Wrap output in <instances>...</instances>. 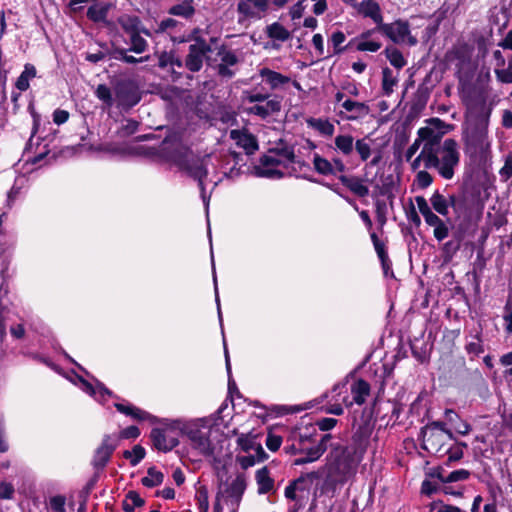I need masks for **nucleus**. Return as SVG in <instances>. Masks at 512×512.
<instances>
[{
  "mask_svg": "<svg viewBox=\"0 0 512 512\" xmlns=\"http://www.w3.org/2000/svg\"><path fill=\"white\" fill-rule=\"evenodd\" d=\"M37 70L33 64L26 63L24 70L15 82V86L19 91H27L30 87V80L36 77Z\"/></svg>",
  "mask_w": 512,
  "mask_h": 512,
  "instance_id": "nucleus-28",
  "label": "nucleus"
},
{
  "mask_svg": "<svg viewBox=\"0 0 512 512\" xmlns=\"http://www.w3.org/2000/svg\"><path fill=\"white\" fill-rule=\"evenodd\" d=\"M117 447V438L113 435H105L101 445L95 451L92 464L97 469H102L109 462L113 451Z\"/></svg>",
  "mask_w": 512,
  "mask_h": 512,
  "instance_id": "nucleus-13",
  "label": "nucleus"
},
{
  "mask_svg": "<svg viewBox=\"0 0 512 512\" xmlns=\"http://www.w3.org/2000/svg\"><path fill=\"white\" fill-rule=\"evenodd\" d=\"M180 23L173 19V18H166L163 19L159 24L157 28V32H168L175 30Z\"/></svg>",
  "mask_w": 512,
  "mask_h": 512,
  "instance_id": "nucleus-59",
  "label": "nucleus"
},
{
  "mask_svg": "<svg viewBox=\"0 0 512 512\" xmlns=\"http://www.w3.org/2000/svg\"><path fill=\"white\" fill-rule=\"evenodd\" d=\"M445 417L447 421L454 427V429L461 435H466L470 432L471 426L466 421L460 419L458 414L451 410L446 409Z\"/></svg>",
  "mask_w": 512,
  "mask_h": 512,
  "instance_id": "nucleus-30",
  "label": "nucleus"
},
{
  "mask_svg": "<svg viewBox=\"0 0 512 512\" xmlns=\"http://www.w3.org/2000/svg\"><path fill=\"white\" fill-rule=\"evenodd\" d=\"M119 24L126 34L139 33V25L141 23L137 16L125 15L119 18Z\"/></svg>",
  "mask_w": 512,
  "mask_h": 512,
  "instance_id": "nucleus-36",
  "label": "nucleus"
},
{
  "mask_svg": "<svg viewBox=\"0 0 512 512\" xmlns=\"http://www.w3.org/2000/svg\"><path fill=\"white\" fill-rule=\"evenodd\" d=\"M376 217L378 223L383 226L387 221V204L385 200H376L375 202Z\"/></svg>",
  "mask_w": 512,
  "mask_h": 512,
  "instance_id": "nucleus-52",
  "label": "nucleus"
},
{
  "mask_svg": "<svg viewBox=\"0 0 512 512\" xmlns=\"http://www.w3.org/2000/svg\"><path fill=\"white\" fill-rule=\"evenodd\" d=\"M237 445L245 452L254 450L257 445L255 436H253L251 433L240 434L237 438Z\"/></svg>",
  "mask_w": 512,
  "mask_h": 512,
  "instance_id": "nucleus-49",
  "label": "nucleus"
},
{
  "mask_svg": "<svg viewBox=\"0 0 512 512\" xmlns=\"http://www.w3.org/2000/svg\"><path fill=\"white\" fill-rule=\"evenodd\" d=\"M112 4L107 0H95L87 9V18L94 23H108L107 17Z\"/></svg>",
  "mask_w": 512,
  "mask_h": 512,
  "instance_id": "nucleus-20",
  "label": "nucleus"
},
{
  "mask_svg": "<svg viewBox=\"0 0 512 512\" xmlns=\"http://www.w3.org/2000/svg\"><path fill=\"white\" fill-rule=\"evenodd\" d=\"M168 13L173 16H180L185 19L191 18L195 14L193 5L178 3L169 8Z\"/></svg>",
  "mask_w": 512,
  "mask_h": 512,
  "instance_id": "nucleus-41",
  "label": "nucleus"
},
{
  "mask_svg": "<svg viewBox=\"0 0 512 512\" xmlns=\"http://www.w3.org/2000/svg\"><path fill=\"white\" fill-rule=\"evenodd\" d=\"M354 149L363 162L367 161L370 158L372 152L371 140L368 138H361L356 140Z\"/></svg>",
  "mask_w": 512,
  "mask_h": 512,
  "instance_id": "nucleus-43",
  "label": "nucleus"
},
{
  "mask_svg": "<svg viewBox=\"0 0 512 512\" xmlns=\"http://www.w3.org/2000/svg\"><path fill=\"white\" fill-rule=\"evenodd\" d=\"M398 79L393 74L392 70L388 67L383 68L382 70V90L383 93L387 96L392 94L394 91V86L397 84Z\"/></svg>",
  "mask_w": 512,
  "mask_h": 512,
  "instance_id": "nucleus-37",
  "label": "nucleus"
},
{
  "mask_svg": "<svg viewBox=\"0 0 512 512\" xmlns=\"http://www.w3.org/2000/svg\"><path fill=\"white\" fill-rule=\"evenodd\" d=\"M269 9V0H239L237 12L245 19H261Z\"/></svg>",
  "mask_w": 512,
  "mask_h": 512,
  "instance_id": "nucleus-12",
  "label": "nucleus"
},
{
  "mask_svg": "<svg viewBox=\"0 0 512 512\" xmlns=\"http://www.w3.org/2000/svg\"><path fill=\"white\" fill-rule=\"evenodd\" d=\"M354 454L355 450L347 446L337 447L331 452L330 460L326 464V485L343 484L355 474L358 462Z\"/></svg>",
  "mask_w": 512,
  "mask_h": 512,
  "instance_id": "nucleus-2",
  "label": "nucleus"
},
{
  "mask_svg": "<svg viewBox=\"0 0 512 512\" xmlns=\"http://www.w3.org/2000/svg\"><path fill=\"white\" fill-rule=\"evenodd\" d=\"M470 340L465 345V350L471 357L479 356L484 352V344L482 339V328L479 326L474 330V333H470Z\"/></svg>",
  "mask_w": 512,
  "mask_h": 512,
  "instance_id": "nucleus-25",
  "label": "nucleus"
},
{
  "mask_svg": "<svg viewBox=\"0 0 512 512\" xmlns=\"http://www.w3.org/2000/svg\"><path fill=\"white\" fill-rule=\"evenodd\" d=\"M144 505V499L136 491H129L122 503L125 512H133L136 507Z\"/></svg>",
  "mask_w": 512,
  "mask_h": 512,
  "instance_id": "nucleus-40",
  "label": "nucleus"
},
{
  "mask_svg": "<svg viewBox=\"0 0 512 512\" xmlns=\"http://www.w3.org/2000/svg\"><path fill=\"white\" fill-rule=\"evenodd\" d=\"M317 426L321 431H329L333 429L337 424V419L335 418H322L317 421Z\"/></svg>",
  "mask_w": 512,
  "mask_h": 512,
  "instance_id": "nucleus-63",
  "label": "nucleus"
},
{
  "mask_svg": "<svg viewBox=\"0 0 512 512\" xmlns=\"http://www.w3.org/2000/svg\"><path fill=\"white\" fill-rule=\"evenodd\" d=\"M123 456L130 460L132 466H136L145 457V449L141 445H135L131 451L125 450Z\"/></svg>",
  "mask_w": 512,
  "mask_h": 512,
  "instance_id": "nucleus-45",
  "label": "nucleus"
},
{
  "mask_svg": "<svg viewBox=\"0 0 512 512\" xmlns=\"http://www.w3.org/2000/svg\"><path fill=\"white\" fill-rule=\"evenodd\" d=\"M95 94L97 98L104 102L108 107H111L114 104L115 97L113 98L112 92L107 85H98Z\"/></svg>",
  "mask_w": 512,
  "mask_h": 512,
  "instance_id": "nucleus-47",
  "label": "nucleus"
},
{
  "mask_svg": "<svg viewBox=\"0 0 512 512\" xmlns=\"http://www.w3.org/2000/svg\"><path fill=\"white\" fill-rule=\"evenodd\" d=\"M260 164H261V166H264V167H268V166L276 167L279 165H283L286 168L288 167V164L284 163V161L282 159H280L275 154H271L270 152H269V154L263 155L260 158Z\"/></svg>",
  "mask_w": 512,
  "mask_h": 512,
  "instance_id": "nucleus-50",
  "label": "nucleus"
},
{
  "mask_svg": "<svg viewBox=\"0 0 512 512\" xmlns=\"http://www.w3.org/2000/svg\"><path fill=\"white\" fill-rule=\"evenodd\" d=\"M376 29L386 35L394 43H405L414 46L417 44V39L410 35L409 24L406 21H395L393 23H381Z\"/></svg>",
  "mask_w": 512,
  "mask_h": 512,
  "instance_id": "nucleus-8",
  "label": "nucleus"
},
{
  "mask_svg": "<svg viewBox=\"0 0 512 512\" xmlns=\"http://www.w3.org/2000/svg\"><path fill=\"white\" fill-rule=\"evenodd\" d=\"M346 36L342 31H335L330 37V42L334 48V54H340L345 50V47H341V44L345 41Z\"/></svg>",
  "mask_w": 512,
  "mask_h": 512,
  "instance_id": "nucleus-51",
  "label": "nucleus"
},
{
  "mask_svg": "<svg viewBox=\"0 0 512 512\" xmlns=\"http://www.w3.org/2000/svg\"><path fill=\"white\" fill-rule=\"evenodd\" d=\"M268 35L279 41H286L290 38L289 31L277 22L268 27Z\"/></svg>",
  "mask_w": 512,
  "mask_h": 512,
  "instance_id": "nucleus-44",
  "label": "nucleus"
},
{
  "mask_svg": "<svg viewBox=\"0 0 512 512\" xmlns=\"http://www.w3.org/2000/svg\"><path fill=\"white\" fill-rule=\"evenodd\" d=\"M150 438L154 447L162 452L171 451L179 444L177 437L172 435V431L169 429L153 428Z\"/></svg>",
  "mask_w": 512,
  "mask_h": 512,
  "instance_id": "nucleus-14",
  "label": "nucleus"
},
{
  "mask_svg": "<svg viewBox=\"0 0 512 512\" xmlns=\"http://www.w3.org/2000/svg\"><path fill=\"white\" fill-rule=\"evenodd\" d=\"M283 97L273 94L270 95L268 100H265L261 104H255L246 109V112L250 115H255L261 119H267L268 117L280 113L282 109Z\"/></svg>",
  "mask_w": 512,
  "mask_h": 512,
  "instance_id": "nucleus-11",
  "label": "nucleus"
},
{
  "mask_svg": "<svg viewBox=\"0 0 512 512\" xmlns=\"http://www.w3.org/2000/svg\"><path fill=\"white\" fill-rule=\"evenodd\" d=\"M449 234V230H448V227L446 226V224L444 223V221H442L440 224H438L436 227H434V237L438 240V241H442L444 240Z\"/></svg>",
  "mask_w": 512,
  "mask_h": 512,
  "instance_id": "nucleus-64",
  "label": "nucleus"
},
{
  "mask_svg": "<svg viewBox=\"0 0 512 512\" xmlns=\"http://www.w3.org/2000/svg\"><path fill=\"white\" fill-rule=\"evenodd\" d=\"M356 48L358 51L376 52L381 48V43L373 40L359 41Z\"/></svg>",
  "mask_w": 512,
  "mask_h": 512,
  "instance_id": "nucleus-57",
  "label": "nucleus"
},
{
  "mask_svg": "<svg viewBox=\"0 0 512 512\" xmlns=\"http://www.w3.org/2000/svg\"><path fill=\"white\" fill-rule=\"evenodd\" d=\"M237 462L243 469L254 466L258 461L254 455L237 456Z\"/></svg>",
  "mask_w": 512,
  "mask_h": 512,
  "instance_id": "nucleus-62",
  "label": "nucleus"
},
{
  "mask_svg": "<svg viewBox=\"0 0 512 512\" xmlns=\"http://www.w3.org/2000/svg\"><path fill=\"white\" fill-rule=\"evenodd\" d=\"M66 499L62 495H56L50 498L49 505L53 512H66Z\"/></svg>",
  "mask_w": 512,
  "mask_h": 512,
  "instance_id": "nucleus-56",
  "label": "nucleus"
},
{
  "mask_svg": "<svg viewBox=\"0 0 512 512\" xmlns=\"http://www.w3.org/2000/svg\"><path fill=\"white\" fill-rule=\"evenodd\" d=\"M182 432L188 437L191 447L200 455L213 457L215 446L210 439L211 425L205 418L185 424Z\"/></svg>",
  "mask_w": 512,
  "mask_h": 512,
  "instance_id": "nucleus-5",
  "label": "nucleus"
},
{
  "mask_svg": "<svg viewBox=\"0 0 512 512\" xmlns=\"http://www.w3.org/2000/svg\"><path fill=\"white\" fill-rule=\"evenodd\" d=\"M114 94L117 106L123 109H129L141 100L139 89L132 81L118 82Z\"/></svg>",
  "mask_w": 512,
  "mask_h": 512,
  "instance_id": "nucleus-9",
  "label": "nucleus"
},
{
  "mask_svg": "<svg viewBox=\"0 0 512 512\" xmlns=\"http://www.w3.org/2000/svg\"><path fill=\"white\" fill-rule=\"evenodd\" d=\"M270 95L271 94L261 93L254 89V90L245 92V99L247 102L253 103L255 105V104H261L265 100H268Z\"/></svg>",
  "mask_w": 512,
  "mask_h": 512,
  "instance_id": "nucleus-53",
  "label": "nucleus"
},
{
  "mask_svg": "<svg viewBox=\"0 0 512 512\" xmlns=\"http://www.w3.org/2000/svg\"><path fill=\"white\" fill-rule=\"evenodd\" d=\"M340 182L358 197H366L369 194V188L364 184V180L356 176L341 175Z\"/></svg>",
  "mask_w": 512,
  "mask_h": 512,
  "instance_id": "nucleus-24",
  "label": "nucleus"
},
{
  "mask_svg": "<svg viewBox=\"0 0 512 512\" xmlns=\"http://www.w3.org/2000/svg\"><path fill=\"white\" fill-rule=\"evenodd\" d=\"M503 320L505 322V332L512 335V302L509 299L504 306Z\"/></svg>",
  "mask_w": 512,
  "mask_h": 512,
  "instance_id": "nucleus-54",
  "label": "nucleus"
},
{
  "mask_svg": "<svg viewBox=\"0 0 512 512\" xmlns=\"http://www.w3.org/2000/svg\"><path fill=\"white\" fill-rule=\"evenodd\" d=\"M466 107L462 140L465 153L474 161L485 163L491 158L492 140L489 124L495 101L485 87H472L464 97Z\"/></svg>",
  "mask_w": 512,
  "mask_h": 512,
  "instance_id": "nucleus-1",
  "label": "nucleus"
},
{
  "mask_svg": "<svg viewBox=\"0 0 512 512\" xmlns=\"http://www.w3.org/2000/svg\"><path fill=\"white\" fill-rule=\"evenodd\" d=\"M499 174L504 180H508L512 177V152L507 154L504 165L500 169Z\"/></svg>",
  "mask_w": 512,
  "mask_h": 512,
  "instance_id": "nucleus-58",
  "label": "nucleus"
},
{
  "mask_svg": "<svg viewBox=\"0 0 512 512\" xmlns=\"http://www.w3.org/2000/svg\"><path fill=\"white\" fill-rule=\"evenodd\" d=\"M229 137L248 155L254 154L259 149L257 138L247 129H233L230 131Z\"/></svg>",
  "mask_w": 512,
  "mask_h": 512,
  "instance_id": "nucleus-16",
  "label": "nucleus"
},
{
  "mask_svg": "<svg viewBox=\"0 0 512 512\" xmlns=\"http://www.w3.org/2000/svg\"><path fill=\"white\" fill-rule=\"evenodd\" d=\"M258 494H268L275 491L274 479L270 476L269 469L265 466L255 473Z\"/></svg>",
  "mask_w": 512,
  "mask_h": 512,
  "instance_id": "nucleus-23",
  "label": "nucleus"
},
{
  "mask_svg": "<svg viewBox=\"0 0 512 512\" xmlns=\"http://www.w3.org/2000/svg\"><path fill=\"white\" fill-rule=\"evenodd\" d=\"M114 406L117 409V411H119L120 413L125 414L127 416H131L132 418H134L136 420L144 421V420H150L153 418L148 412L141 410L132 405L115 403Z\"/></svg>",
  "mask_w": 512,
  "mask_h": 512,
  "instance_id": "nucleus-29",
  "label": "nucleus"
},
{
  "mask_svg": "<svg viewBox=\"0 0 512 512\" xmlns=\"http://www.w3.org/2000/svg\"><path fill=\"white\" fill-rule=\"evenodd\" d=\"M351 4L359 14L363 15L364 17L371 18L377 24V26L382 23L383 17L381 14V9L375 0H363L361 2L353 1Z\"/></svg>",
  "mask_w": 512,
  "mask_h": 512,
  "instance_id": "nucleus-19",
  "label": "nucleus"
},
{
  "mask_svg": "<svg viewBox=\"0 0 512 512\" xmlns=\"http://www.w3.org/2000/svg\"><path fill=\"white\" fill-rule=\"evenodd\" d=\"M444 132L438 131L432 126L422 127L418 130V136L423 143L424 153L428 155V150L432 152L442 148V136Z\"/></svg>",
  "mask_w": 512,
  "mask_h": 512,
  "instance_id": "nucleus-15",
  "label": "nucleus"
},
{
  "mask_svg": "<svg viewBox=\"0 0 512 512\" xmlns=\"http://www.w3.org/2000/svg\"><path fill=\"white\" fill-rule=\"evenodd\" d=\"M370 394V385L363 379H358L355 381L351 386V395L353 398V401L358 404L362 405L365 401L367 396Z\"/></svg>",
  "mask_w": 512,
  "mask_h": 512,
  "instance_id": "nucleus-27",
  "label": "nucleus"
},
{
  "mask_svg": "<svg viewBox=\"0 0 512 512\" xmlns=\"http://www.w3.org/2000/svg\"><path fill=\"white\" fill-rule=\"evenodd\" d=\"M282 444V438L278 435L268 434L266 438V446L270 451H277Z\"/></svg>",
  "mask_w": 512,
  "mask_h": 512,
  "instance_id": "nucleus-61",
  "label": "nucleus"
},
{
  "mask_svg": "<svg viewBox=\"0 0 512 512\" xmlns=\"http://www.w3.org/2000/svg\"><path fill=\"white\" fill-rule=\"evenodd\" d=\"M421 434L423 435V449L429 453L439 454L442 456V453L446 449L445 435L441 432H427L424 429H421Z\"/></svg>",
  "mask_w": 512,
  "mask_h": 512,
  "instance_id": "nucleus-17",
  "label": "nucleus"
},
{
  "mask_svg": "<svg viewBox=\"0 0 512 512\" xmlns=\"http://www.w3.org/2000/svg\"><path fill=\"white\" fill-rule=\"evenodd\" d=\"M427 169H435L439 175L450 180L454 177L455 168L460 162V153L457 142L452 138L443 141L442 148L432 152L428 150Z\"/></svg>",
  "mask_w": 512,
  "mask_h": 512,
  "instance_id": "nucleus-3",
  "label": "nucleus"
},
{
  "mask_svg": "<svg viewBox=\"0 0 512 512\" xmlns=\"http://www.w3.org/2000/svg\"><path fill=\"white\" fill-rule=\"evenodd\" d=\"M308 125L324 136H332L335 131L334 125L327 119L311 118Z\"/></svg>",
  "mask_w": 512,
  "mask_h": 512,
  "instance_id": "nucleus-32",
  "label": "nucleus"
},
{
  "mask_svg": "<svg viewBox=\"0 0 512 512\" xmlns=\"http://www.w3.org/2000/svg\"><path fill=\"white\" fill-rule=\"evenodd\" d=\"M246 477L238 474L230 483L220 486L214 504V512H221L222 504L226 505L231 512H236L246 490Z\"/></svg>",
  "mask_w": 512,
  "mask_h": 512,
  "instance_id": "nucleus-6",
  "label": "nucleus"
},
{
  "mask_svg": "<svg viewBox=\"0 0 512 512\" xmlns=\"http://www.w3.org/2000/svg\"><path fill=\"white\" fill-rule=\"evenodd\" d=\"M353 427L355 429L353 434V441L359 447L365 446L374 429V422L370 417H365L362 415L359 421H355Z\"/></svg>",
  "mask_w": 512,
  "mask_h": 512,
  "instance_id": "nucleus-18",
  "label": "nucleus"
},
{
  "mask_svg": "<svg viewBox=\"0 0 512 512\" xmlns=\"http://www.w3.org/2000/svg\"><path fill=\"white\" fill-rule=\"evenodd\" d=\"M217 56L220 59L216 66L218 75L222 78H232L236 73L234 67L239 63L236 53L225 45H221L217 50Z\"/></svg>",
  "mask_w": 512,
  "mask_h": 512,
  "instance_id": "nucleus-10",
  "label": "nucleus"
},
{
  "mask_svg": "<svg viewBox=\"0 0 512 512\" xmlns=\"http://www.w3.org/2000/svg\"><path fill=\"white\" fill-rule=\"evenodd\" d=\"M313 166L315 171L321 175H333L332 163L326 158L315 153L313 156Z\"/></svg>",
  "mask_w": 512,
  "mask_h": 512,
  "instance_id": "nucleus-38",
  "label": "nucleus"
},
{
  "mask_svg": "<svg viewBox=\"0 0 512 512\" xmlns=\"http://www.w3.org/2000/svg\"><path fill=\"white\" fill-rule=\"evenodd\" d=\"M130 38V48L129 51L135 52L137 54L143 53L148 48L147 41L139 35V33H134L129 35Z\"/></svg>",
  "mask_w": 512,
  "mask_h": 512,
  "instance_id": "nucleus-46",
  "label": "nucleus"
},
{
  "mask_svg": "<svg viewBox=\"0 0 512 512\" xmlns=\"http://www.w3.org/2000/svg\"><path fill=\"white\" fill-rule=\"evenodd\" d=\"M335 150L343 156H350L355 148L354 138L350 134H340L334 139Z\"/></svg>",
  "mask_w": 512,
  "mask_h": 512,
  "instance_id": "nucleus-26",
  "label": "nucleus"
},
{
  "mask_svg": "<svg viewBox=\"0 0 512 512\" xmlns=\"http://www.w3.org/2000/svg\"><path fill=\"white\" fill-rule=\"evenodd\" d=\"M415 182L419 188L425 189L431 185L433 178L426 170H421L418 171Z\"/></svg>",
  "mask_w": 512,
  "mask_h": 512,
  "instance_id": "nucleus-55",
  "label": "nucleus"
},
{
  "mask_svg": "<svg viewBox=\"0 0 512 512\" xmlns=\"http://www.w3.org/2000/svg\"><path fill=\"white\" fill-rule=\"evenodd\" d=\"M259 75L271 90H277L291 81L290 77L267 67L261 68L259 70Z\"/></svg>",
  "mask_w": 512,
  "mask_h": 512,
  "instance_id": "nucleus-21",
  "label": "nucleus"
},
{
  "mask_svg": "<svg viewBox=\"0 0 512 512\" xmlns=\"http://www.w3.org/2000/svg\"><path fill=\"white\" fill-rule=\"evenodd\" d=\"M432 476L437 477L442 483H452L467 480L470 476V472L465 469H459L450 472L447 476H444L440 471H438L433 473Z\"/></svg>",
  "mask_w": 512,
  "mask_h": 512,
  "instance_id": "nucleus-33",
  "label": "nucleus"
},
{
  "mask_svg": "<svg viewBox=\"0 0 512 512\" xmlns=\"http://www.w3.org/2000/svg\"><path fill=\"white\" fill-rule=\"evenodd\" d=\"M172 158L180 169L186 171L189 176L197 180L202 198L205 201L204 179L208 175L206 160L209 158V155L197 156L189 147L181 145L173 151Z\"/></svg>",
  "mask_w": 512,
  "mask_h": 512,
  "instance_id": "nucleus-4",
  "label": "nucleus"
},
{
  "mask_svg": "<svg viewBox=\"0 0 512 512\" xmlns=\"http://www.w3.org/2000/svg\"><path fill=\"white\" fill-rule=\"evenodd\" d=\"M163 480L164 474L155 467H150L147 470V476L141 479V483L145 487L152 488L162 484Z\"/></svg>",
  "mask_w": 512,
  "mask_h": 512,
  "instance_id": "nucleus-34",
  "label": "nucleus"
},
{
  "mask_svg": "<svg viewBox=\"0 0 512 512\" xmlns=\"http://www.w3.org/2000/svg\"><path fill=\"white\" fill-rule=\"evenodd\" d=\"M433 209L439 214L446 216L448 214V200L439 192L435 191L430 198Z\"/></svg>",
  "mask_w": 512,
  "mask_h": 512,
  "instance_id": "nucleus-39",
  "label": "nucleus"
},
{
  "mask_svg": "<svg viewBox=\"0 0 512 512\" xmlns=\"http://www.w3.org/2000/svg\"><path fill=\"white\" fill-rule=\"evenodd\" d=\"M342 108L350 114L346 116L347 120H358L367 116L370 112L369 106L364 102H357L346 99L341 104Z\"/></svg>",
  "mask_w": 512,
  "mask_h": 512,
  "instance_id": "nucleus-22",
  "label": "nucleus"
},
{
  "mask_svg": "<svg viewBox=\"0 0 512 512\" xmlns=\"http://www.w3.org/2000/svg\"><path fill=\"white\" fill-rule=\"evenodd\" d=\"M302 453L304 456L295 459V465H304L318 460L323 455V447H310L303 450Z\"/></svg>",
  "mask_w": 512,
  "mask_h": 512,
  "instance_id": "nucleus-35",
  "label": "nucleus"
},
{
  "mask_svg": "<svg viewBox=\"0 0 512 512\" xmlns=\"http://www.w3.org/2000/svg\"><path fill=\"white\" fill-rule=\"evenodd\" d=\"M140 435V430L137 426H129L125 429H123L119 436H115L117 438V441L119 439H136Z\"/></svg>",
  "mask_w": 512,
  "mask_h": 512,
  "instance_id": "nucleus-60",
  "label": "nucleus"
},
{
  "mask_svg": "<svg viewBox=\"0 0 512 512\" xmlns=\"http://www.w3.org/2000/svg\"><path fill=\"white\" fill-rule=\"evenodd\" d=\"M212 52V47L206 42L204 38H197L196 43H193L188 48V53L184 60L185 67L190 72H199L205 59H209V53Z\"/></svg>",
  "mask_w": 512,
  "mask_h": 512,
  "instance_id": "nucleus-7",
  "label": "nucleus"
},
{
  "mask_svg": "<svg viewBox=\"0 0 512 512\" xmlns=\"http://www.w3.org/2000/svg\"><path fill=\"white\" fill-rule=\"evenodd\" d=\"M385 55L390 64L397 69H401L406 65V60L402 53L395 47H387L385 49Z\"/></svg>",
  "mask_w": 512,
  "mask_h": 512,
  "instance_id": "nucleus-42",
  "label": "nucleus"
},
{
  "mask_svg": "<svg viewBox=\"0 0 512 512\" xmlns=\"http://www.w3.org/2000/svg\"><path fill=\"white\" fill-rule=\"evenodd\" d=\"M255 174L258 177H264V178H276L281 179L284 176V173L278 169H275L274 167H264V166H257L255 167Z\"/></svg>",
  "mask_w": 512,
  "mask_h": 512,
  "instance_id": "nucleus-48",
  "label": "nucleus"
},
{
  "mask_svg": "<svg viewBox=\"0 0 512 512\" xmlns=\"http://www.w3.org/2000/svg\"><path fill=\"white\" fill-rule=\"evenodd\" d=\"M270 153L278 156L286 164L293 163V164H298L300 166H305L304 162H301V161H298L295 159V153H294V149L292 146L285 145L282 147H277V148L271 149Z\"/></svg>",
  "mask_w": 512,
  "mask_h": 512,
  "instance_id": "nucleus-31",
  "label": "nucleus"
}]
</instances>
